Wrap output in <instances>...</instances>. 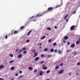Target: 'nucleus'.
<instances>
[{"instance_id":"obj_1","label":"nucleus","mask_w":80,"mask_h":80,"mask_svg":"<svg viewBox=\"0 0 80 80\" xmlns=\"http://www.w3.org/2000/svg\"><path fill=\"white\" fill-rule=\"evenodd\" d=\"M61 4L60 5H58V6H57L56 7V8H57V7H61L62 5H63V1L62 0H61Z\"/></svg>"},{"instance_id":"obj_2","label":"nucleus","mask_w":80,"mask_h":80,"mask_svg":"<svg viewBox=\"0 0 80 80\" xmlns=\"http://www.w3.org/2000/svg\"><path fill=\"white\" fill-rule=\"evenodd\" d=\"M75 26H72L71 27V30H74Z\"/></svg>"},{"instance_id":"obj_3","label":"nucleus","mask_w":80,"mask_h":80,"mask_svg":"<svg viewBox=\"0 0 80 80\" xmlns=\"http://www.w3.org/2000/svg\"><path fill=\"white\" fill-rule=\"evenodd\" d=\"M63 72V70L62 69L60 70L58 72V73H60V74L61 73H62Z\"/></svg>"},{"instance_id":"obj_4","label":"nucleus","mask_w":80,"mask_h":80,"mask_svg":"<svg viewBox=\"0 0 80 80\" xmlns=\"http://www.w3.org/2000/svg\"><path fill=\"white\" fill-rule=\"evenodd\" d=\"M22 55L21 54H20L18 55V58H22Z\"/></svg>"},{"instance_id":"obj_5","label":"nucleus","mask_w":80,"mask_h":80,"mask_svg":"<svg viewBox=\"0 0 80 80\" xmlns=\"http://www.w3.org/2000/svg\"><path fill=\"white\" fill-rule=\"evenodd\" d=\"M34 53V55L33 56V57H36L37 55H38V52H36Z\"/></svg>"},{"instance_id":"obj_6","label":"nucleus","mask_w":80,"mask_h":80,"mask_svg":"<svg viewBox=\"0 0 80 80\" xmlns=\"http://www.w3.org/2000/svg\"><path fill=\"white\" fill-rule=\"evenodd\" d=\"M39 59H40V58H39V57H37L35 58V60L36 61H38V60Z\"/></svg>"},{"instance_id":"obj_7","label":"nucleus","mask_w":80,"mask_h":80,"mask_svg":"<svg viewBox=\"0 0 80 80\" xmlns=\"http://www.w3.org/2000/svg\"><path fill=\"white\" fill-rule=\"evenodd\" d=\"M75 44H72L71 45V48H74V47H75Z\"/></svg>"},{"instance_id":"obj_8","label":"nucleus","mask_w":80,"mask_h":80,"mask_svg":"<svg viewBox=\"0 0 80 80\" xmlns=\"http://www.w3.org/2000/svg\"><path fill=\"white\" fill-rule=\"evenodd\" d=\"M45 63V61H41L39 62V64H42V63Z\"/></svg>"},{"instance_id":"obj_9","label":"nucleus","mask_w":80,"mask_h":80,"mask_svg":"<svg viewBox=\"0 0 80 80\" xmlns=\"http://www.w3.org/2000/svg\"><path fill=\"white\" fill-rule=\"evenodd\" d=\"M57 53H58L59 54H61V53H62V52L60 50H58L57 51Z\"/></svg>"},{"instance_id":"obj_10","label":"nucleus","mask_w":80,"mask_h":80,"mask_svg":"<svg viewBox=\"0 0 80 80\" xmlns=\"http://www.w3.org/2000/svg\"><path fill=\"white\" fill-rule=\"evenodd\" d=\"M53 9V8L52 7H49L48 8V10L49 11V10H51Z\"/></svg>"},{"instance_id":"obj_11","label":"nucleus","mask_w":80,"mask_h":80,"mask_svg":"<svg viewBox=\"0 0 80 80\" xmlns=\"http://www.w3.org/2000/svg\"><path fill=\"white\" fill-rule=\"evenodd\" d=\"M43 75V72L42 71H41L39 73V75L40 76H41V75Z\"/></svg>"},{"instance_id":"obj_12","label":"nucleus","mask_w":80,"mask_h":80,"mask_svg":"<svg viewBox=\"0 0 80 80\" xmlns=\"http://www.w3.org/2000/svg\"><path fill=\"white\" fill-rule=\"evenodd\" d=\"M32 32V30H30L29 31L27 34V35H29L30 34V33H31Z\"/></svg>"},{"instance_id":"obj_13","label":"nucleus","mask_w":80,"mask_h":80,"mask_svg":"<svg viewBox=\"0 0 80 80\" xmlns=\"http://www.w3.org/2000/svg\"><path fill=\"white\" fill-rule=\"evenodd\" d=\"M4 68V66L3 65H0V69H2V68Z\"/></svg>"},{"instance_id":"obj_14","label":"nucleus","mask_w":80,"mask_h":80,"mask_svg":"<svg viewBox=\"0 0 80 80\" xmlns=\"http://www.w3.org/2000/svg\"><path fill=\"white\" fill-rule=\"evenodd\" d=\"M11 70H15V67H12L11 68Z\"/></svg>"},{"instance_id":"obj_15","label":"nucleus","mask_w":80,"mask_h":80,"mask_svg":"<svg viewBox=\"0 0 80 80\" xmlns=\"http://www.w3.org/2000/svg\"><path fill=\"white\" fill-rule=\"evenodd\" d=\"M68 36H65L64 37V40H67V39H68Z\"/></svg>"},{"instance_id":"obj_16","label":"nucleus","mask_w":80,"mask_h":80,"mask_svg":"<svg viewBox=\"0 0 80 80\" xmlns=\"http://www.w3.org/2000/svg\"><path fill=\"white\" fill-rule=\"evenodd\" d=\"M45 37H46L45 36H44L43 37L41 38V40H43V39L45 38Z\"/></svg>"},{"instance_id":"obj_17","label":"nucleus","mask_w":80,"mask_h":80,"mask_svg":"<svg viewBox=\"0 0 80 80\" xmlns=\"http://www.w3.org/2000/svg\"><path fill=\"white\" fill-rule=\"evenodd\" d=\"M50 51L51 52H54V49L53 48H52L50 49Z\"/></svg>"},{"instance_id":"obj_18","label":"nucleus","mask_w":80,"mask_h":80,"mask_svg":"<svg viewBox=\"0 0 80 80\" xmlns=\"http://www.w3.org/2000/svg\"><path fill=\"white\" fill-rule=\"evenodd\" d=\"M58 68H59V65H58L57 66H56V68H55L56 70H57V69H58Z\"/></svg>"},{"instance_id":"obj_19","label":"nucleus","mask_w":80,"mask_h":80,"mask_svg":"<svg viewBox=\"0 0 80 80\" xmlns=\"http://www.w3.org/2000/svg\"><path fill=\"white\" fill-rule=\"evenodd\" d=\"M13 62H14V60H12L11 61H9V63H13Z\"/></svg>"},{"instance_id":"obj_20","label":"nucleus","mask_w":80,"mask_h":80,"mask_svg":"<svg viewBox=\"0 0 80 80\" xmlns=\"http://www.w3.org/2000/svg\"><path fill=\"white\" fill-rule=\"evenodd\" d=\"M52 45H53V46H54V47H55L56 46H57V43H56V42L53 43L52 44Z\"/></svg>"},{"instance_id":"obj_21","label":"nucleus","mask_w":80,"mask_h":80,"mask_svg":"<svg viewBox=\"0 0 80 80\" xmlns=\"http://www.w3.org/2000/svg\"><path fill=\"white\" fill-rule=\"evenodd\" d=\"M28 69L29 70H33V68H32V67H29L28 68Z\"/></svg>"},{"instance_id":"obj_22","label":"nucleus","mask_w":80,"mask_h":80,"mask_svg":"<svg viewBox=\"0 0 80 80\" xmlns=\"http://www.w3.org/2000/svg\"><path fill=\"white\" fill-rule=\"evenodd\" d=\"M41 16H42V15H40V14H37L36 16L37 17H41Z\"/></svg>"},{"instance_id":"obj_23","label":"nucleus","mask_w":80,"mask_h":80,"mask_svg":"<svg viewBox=\"0 0 80 80\" xmlns=\"http://www.w3.org/2000/svg\"><path fill=\"white\" fill-rule=\"evenodd\" d=\"M47 67H44L43 68V70H47Z\"/></svg>"},{"instance_id":"obj_24","label":"nucleus","mask_w":80,"mask_h":80,"mask_svg":"<svg viewBox=\"0 0 80 80\" xmlns=\"http://www.w3.org/2000/svg\"><path fill=\"white\" fill-rule=\"evenodd\" d=\"M48 48H46L44 49V52H47L48 51Z\"/></svg>"},{"instance_id":"obj_25","label":"nucleus","mask_w":80,"mask_h":80,"mask_svg":"<svg viewBox=\"0 0 80 80\" xmlns=\"http://www.w3.org/2000/svg\"><path fill=\"white\" fill-rule=\"evenodd\" d=\"M47 30H48L49 31L51 30H52V29L50 28H47Z\"/></svg>"},{"instance_id":"obj_26","label":"nucleus","mask_w":80,"mask_h":80,"mask_svg":"<svg viewBox=\"0 0 80 80\" xmlns=\"http://www.w3.org/2000/svg\"><path fill=\"white\" fill-rule=\"evenodd\" d=\"M68 15L67 14V15L64 17V20H65L67 18V17H68Z\"/></svg>"},{"instance_id":"obj_27","label":"nucleus","mask_w":80,"mask_h":80,"mask_svg":"<svg viewBox=\"0 0 80 80\" xmlns=\"http://www.w3.org/2000/svg\"><path fill=\"white\" fill-rule=\"evenodd\" d=\"M76 43L77 44V45H78L79 43H80V41H78L76 42Z\"/></svg>"},{"instance_id":"obj_28","label":"nucleus","mask_w":80,"mask_h":80,"mask_svg":"<svg viewBox=\"0 0 80 80\" xmlns=\"http://www.w3.org/2000/svg\"><path fill=\"white\" fill-rule=\"evenodd\" d=\"M61 67H62V66H63V63H62L61 64H60L59 65Z\"/></svg>"},{"instance_id":"obj_29","label":"nucleus","mask_w":80,"mask_h":80,"mask_svg":"<svg viewBox=\"0 0 80 80\" xmlns=\"http://www.w3.org/2000/svg\"><path fill=\"white\" fill-rule=\"evenodd\" d=\"M10 57H13V55L12 54H9Z\"/></svg>"},{"instance_id":"obj_30","label":"nucleus","mask_w":80,"mask_h":80,"mask_svg":"<svg viewBox=\"0 0 80 80\" xmlns=\"http://www.w3.org/2000/svg\"><path fill=\"white\" fill-rule=\"evenodd\" d=\"M37 72V69H35L34 71V73H36Z\"/></svg>"},{"instance_id":"obj_31","label":"nucleus","mask_w":80,"mask_h":80,"mask_svg":"<svg viewBox=\"0 0 80 80\" xmlns=\"http://www.w3.org/2000/svg\"><path fill=\"white\" fill-rule=\"evenodd\" d=\"M17 32H18V31H14V34H17Z\"/></svg>"},{"instance_id":"obj_32","label":"nucleus","mask_w":80,"mask_h":80,"mask_svg":"<svg viewBox=\"0 0 80 80\" xmlns=\"http://www.w3.org/2000/svg\"><path fill=\"white\" fill-rule=\"evenodd\" d=\"M49 72H50V70H48V71H46V73L47 74L48 73H49Z\"/></svg>"},{"instance_id":"obj_33","label":"nucleus","mask_w":80,"mask_h":80,"mask_svg":"<svg viewBox=\"0 0 80 80\" xmlns=\"http://www.w3.org/2000/svg\"><path fill=\"white\" fill-rule=\"evenodd\" d=\"M22 51V49H21L18 52V53H20Z\"/></svg>"},{"instance_id":"obj_34","label":"nucleus","mask_w":80,"mask_h":80,"mask_svg":"<svg viewBox=\"0 0 80 80\" xmlns=\"http://www.w3.org/2000/svg\"><path fill=\"white\" fill-rule=\"evenodd\" d=\"M27 51H25L23 52V54H25V53H27Z\"/></svg>"},{"instance_id":"obj_35","label":"nucleus","mask_w":80,"mask_h":80,"mask_svg":"<svg viewBox=\"0 0 80 80\" xmlns=\"http://www.w3.org/2000/svg\"><path fill=\"white\" fill-rule=\"evenodd\" d=\"M23 28H24V27L23 26H22L20 28L21 30H22V29H23Z\"/></svg>"},{"instance_id":"obj_36","label":"nucleus","mask_w":80,"mask_h":80,"mask_svg":"<svg viewBox=\"0 0 80 80\" xmlns=\"http://www.w3.org/2000/svg\"><path fill=\"white\" fill-rule=\"evenodd\" d=\"M51 41H52V39H50L48 40V42L49 43H50Z\"/></svg>"},{"instance_id":"obj_37","label":"nucleus","mask_w":80,"mask_h":80,"mask_svg":"<svg viewBox=\"0 0 80 80\" xmlns=\"http://www.w3.org/2000/svg\"><path fill=\"white\" fill-rule=\"evenodd\" d=\"M80 62H78L77 63V65L78 66H80Z\"/></svg>"},{"instance_id":"obj_38","label":"nucleus","mask_w":80,"mask_h":80,"mask_svg":"<svg viewBox=\"0 0 80 80\" xmlns=\"http://www.w3.org/2000/svg\"><path fill=\"white\" fill-rule=\"evenodd\" d=\"M30 42V40L28 39L26 40V42H27V43H28V42Z\"/></svg>"},{"instance_id":"obj_39","label":"nucleus","mask_w":80,"mask_h":80,"mask_svg":"<svg viewBox=\"0 0 80 80\" xmlns=\"http://www.w3.org/2000/svg\"><path fill=\"white\" fill-rule=\"evenodd\" d=\"M73 14H75V13H76V11H74L73 12Z\"/></svg>"},{"instance_id":"obj_40","label":"nucleus","mask_w":80,"mask_h":80,"mask_svg":"<svg viewBox=\"0 0 80 80\" xmlns=\"http://www.w3.org/2000/svg\"><path fill=\"white\" fill-rule=\"evenodd\" d=\"M5 37L6 39L8 38V36L7 35L5 36Z\"/></svg>"},{"instance_id":"obj_41","label":"nucleus","mask_w":80,"mask_h":80,"mask_svg":"<svg viewBox=\"0 0 80 80\" xmlns=\"http://www.w3.org/2000/svg\"><path fill=\"white\" fill-rule=\"evenodd\" d=\"M70 42H68V43H67L68 45H70Z\"/></svg>"},{"instance_id":"obj_42","label":"nucleus","mask_w":80,"mask_h":80,"mask_svg":"<svg viewBox=\"0 0 80 80\" xmlns=\"http://www.w3.org/2000/svg\"><path fill=\"white\" fill-rule=\"evenodd\" d=\"M74 55H76L77 54V51H75L74 52Z\"/></svg>"},{"instance_id":"obj_43","label":"nucleus","mask_w":80,"mask_h":80,"mask_svg":"<svg viewBox=\"0 0 80 80\" xmlns=\"http://www.w3.org/2000/svg\"><path fill=\"white\" fill-rule=\"evenodd\" d=\"M23 50H26V48H22Z\"/></svg>"},{"instance_id":"obj_44","label":"nucleus","mask_w":80,"mask_h":80,"mask_svg":"<svg viewBox=\"0 0 80 80\" xmlns=\"http://www.w3.org/2000/svg\"><path fill=\"white\" fill-rule=\"evenodd\" d=\"M70 18V17H68V19H66V21L67 22H68V19Z\"/></svg>"},{"instance_id":"obj_45","label":"nucleus","mask_w":80,"mask_h":80,"mask_svg":"<svg viewBox=\"0 0 80 80\" xmlns=\"http://www.w3.org/2000/svg\"><path fill=\"white\" fill-rule=\"evenodd\" d=\"M15 76H17L18 75V73H16L15 74Z\"/></svg>"},{"instance_id":"obj_46","label":"nucleus","mask_w":80,"mask_h":80,"mask_svg":"<svg viewBox=\"0 0 80 80\" xmlns=\"http://www.w3.org/2000/svg\"><path fill=\"white\" fill-rule=\"evenodd\" d=\"M33 52L34 53H36V52H35V49H33Z\"/></svg>"},{"instance_id":"obj_47","label":"nucleus","mask_w":80,"mask_h":80,"mask_svg":"<svg viewBox=\"0 0 80 80\" xmlns=\"http://www.w3.org/2000/svg\"><path fill=\"white\" fill-rule=\"evenodd\" d=\"M33 17H34V16H32V17L30 18H29V19H31V18H33Z\"/></svg>"},{"instance_id":"obj_48","label":"nucleus","mask_w":80,"mask_h":80,"mask_svg":"<svg viewBox=\"0 0 80 80\" xmlns=\"http://www.w3.org/2000/svg\"><path fill=\"white\" fill-rule=\"evenodd\" d=\"M19 73H22V71H20L19 72Z\"/></svg>"},{"instance_id":"obj_49","label":"nucleus","mask_w":80,"mask_h":80,"mask_svg":"<svg viewBox=\"0 0 80 80\" xmlns=\"http://www.w3.org/2000/svg\"><path fill=\"white\" fill-rule=\"evenodd\" d=\"M50 57H51L50 55H48V58H50Z\"/></svg>"},{"instance_id":"obj_50","label":"nucleus","mask_w":80,"mask_h":80,"mask_svg":"<svg viewBox=\"0 0 80 80\" xmlns=\"http://www.w3.org/2000/svg\"><path fill=\"white\" fill-rule=\"evenodd\" d=\"M44 57V55L42 54L41 55V57Z\"/></svg>"},{"instance_id":"obj_51","label":"nucleus","mask_w":80,"mask_h":80,"mask_svg":"<svg viewBox=\"0 0 80 80\" xmlns=\"http://www.w3.org/2000/svg\"><path fill=\"white\" fill-rule=\"evenodd\" d=\"M57 51H58V50H57V49H55L54 51V52H57Z\"/></svg>"},{"instance_id":"obj_52","label":"nucleus","mask_w":80,"mask_h":80,"mask_svg":"<svg viewBox=\"0 0 80 80\" xmlns=\"http://www.w3.org/2000/svg\"><path fill=\"white\" fill-rule=\"evenodd\" d=\"M20 78H22V77H23V76H21L20 77H19Z\"/></svg>"},{"instance_id":"obj_53","label":"nucleus","mask_w":80,"mask_h":80,"mask_svg":"<svg viewBox=\"0 0 80 80\" xmlns=\"http://www.w3.org/2000/svg\"><path fill=\"white\" fill-rule=\"evenodd\" d=\"M54 28H55V29H57V26H55L54 27Z\"/></svg>"},{"instance_id":"obj_54","label":"nucleus","mask_w":80,"mask_h":80,"mask_svg":"<svg viewBox=\"0 0 80 80\" xmlns=\"http://www.w3.org/2000/svg\"><path fill=\"white\" fill-rule=\"evenodd\" d=\"M63 43H65V42H66V41L65 40H64L63 41Z\"/></svg>"},{"instance_id":"obj_55","label":"nucleus","mask_w":80,"mask_h":80,"mask_svg":"<svg viewBox=\"0 0 80 80\" xmlns=\"http://www.w3.org/2000/svg\"><path fill=\"white\" fill-rule=\"evenodd\" d=\"M4 79H3V78H0V80H4Z\"/></svg>"},{"instance_id":"obj_56","label":"nucleus","mask_w":80,"mask_h":80,"mask_svg":"<svg viewBox=\"0 0 80 80\" xmlns=\"http://www.w3.org/2000/svg\"><path fill=\"white\" fill-rule=\"evenodd\" d=\"M67 53H68V52H69V50H68V49H67Z\"/></svg>"},{"instance_id":"obj_57","label":"nucleus","mask_w":80,"mask_h":80,"mask_svg":"<svg viewBox=\"0 0 80 80\" xmlns=\"http://www.w3.org/2000/svg\"><path fill=\"white\" fill-rule=\"evenodd\" d=\"M42 45V43H40L39 44V45Z\"/></svg>"},{"instance_id":"obj_58","label":"nucleus","mask_w":80,"mask_h":80,"mask_svg":"<svg viewBox=\"0 0 80 80\" xmlns=\"http://www.w3.org/2000/svg\"><path fill=\"white\" fill-rule=\"evenodd\" d=\"M69 75H70V76L72 75V73H69Z\"/></svg>"},{"instance_id":"obj_59","label":"nucleus","mask_w":80,"mask_h":80,"mask_svg":"<svg viewBox=\"0 0 80 80\" xmlns=\"http://www.w3.org/2000/svg\"><path fill=\"white\" fill-rule=\"evenodd\" d=\"M18 49H17L16 50V52H17V51H18Z\"/></svg>"},{"instance_id":"obj_60","label":"nucleus","mask_w":80,"mask_h":80,"mask_svg":"<svg viewBox=\"0 0 80 80\" xmlns=\"http://www.w3.org/2000/svg\"><path fill=\"white\" fill-rule=\"evenodd\" d=\"M36 21H37V20H33V22H36Z\"/></svg>"},{"instance_id":"obj_61","label":"nucleus","mask_w":80,"mask_h":80,"mask_svg":"<svg viewBox=\"0 0 80 80\" xmlns=\"http://www.w3.org/2000/svg\"><path fill=\"white\" fill-rule=\"evenodd\" d=\"M79 41H80V38H79Z\"/></svg>"},{"instance_id":"obj_62","label":"nucleus","mask_w":80,"mask_h":80,"mask_svg":"<svg viewBox=\"0 0 80 80\" xmlns=\"http://www.w3.org/2000/svg\"><path fill=\"white\" fill-rule=\"evenodd\" d=\"M76 75L77 76H78V75H79V74L78 73Z\"/></svg>"},{"instance_id":"obj_63","label":"nucleus","mask_w":80,"mask_h":80,"mask_svg":"<svg viewBox=\"0 0 80 80\" xmlns=\"http://www.w3.org/2000/svg\"><path fill=\"white\" fill-rule=\"evenodd\" d=\"M40 49L42 48V46H40Z\"/></svg>"},{"instance_id":"obj_64","label":"nucleus","mask_w":80,"mask_h":80,"mask_svg":"<svg viewBox=\"0 0 80 80\" xmlns=\"http://www.w3.org/2000/svg\"><path fill=\"white\" fill-rule=\"evenodd\" d=\"M11 32L12 33H13V31H12Z\"/></svg>"}]
</instances>
